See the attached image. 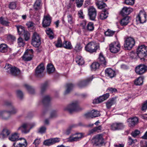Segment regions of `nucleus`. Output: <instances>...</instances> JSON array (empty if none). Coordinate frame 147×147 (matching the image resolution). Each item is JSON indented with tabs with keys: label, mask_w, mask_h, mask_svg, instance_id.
Instances as JSON below:
<instances>
[{
	"label": "nucleus",
	"mask_w": 147,
	"mask_h": 147,
	"mask_svg": "<svg viewBox=\"0 0 147 147\" xmlns=\"http://www.w3.org/2000/svg\"><path fill=\"white\" fill-rule=\"evenodd\" d=\"M129 18L128 16H125L120 21V23L122 26H126L129 22Z\"/></svg>",
	"instance_id": "nucleus-30"
},
{
	"label": "nucleus",
	"mask_w": 147,
	"mask_h": 147,
	"mask_svg": "<svg viewBox=\"0 0 147 147\" xmlns=\"http://www.w3.org/2000/svg\"><path fill=\"white\" fill-rule=\"evenodd\" d=\"M9 22L7 20L1 17L0 18V23L1 24L7 26H9Z\"/></svg>",
	"instance_id": "nucleus-41"
},
{
	"label": "nucleus",
	"mask_w": 147,
	"mask_h": 147,
	"mask_svg": "<svg viewBox=\"0 0 147 147\" xmlns=\"http://www.w3.org/2000/svg\"><path fill=\"white\" fill-rule=\"evenodd\" d=\"M92 142L96 145H99L104 143L103 138L102 134H99L96 136L92 139Z\"/></svg>",
	"instance_id": "nucleus-13"
},
{
	"label": "nucleus",
	"mask_w": 147,
	"mask_h": 147,
	"mask_svg": "<svg viewBox=\"0 0 147 147\" xmlns=\"http://www.w3.org/2000/svg\"><path fill=\"white\" fill-rule=\"evenodd\" d=\"M82 136L83 135L81 133L77 134V135L75 137H73V136H70L67 138V141L69 142L78 141L81 138Z\"/></svg>",
	"instance_id": "nucleus-21"
},
{
	"label": "nucleus",
	"mask_w": 147,
	"mask_h": 147,
	"mask_svg": "<svg viewBox=\"0 0 147 147\" xmlns=\"http://www.w3.org/2000/svg\"><path fill=\"white\" fill-rule=\"evenodd\" d=\"M135 42L134 39L133 38H128L125 41L124 47L127 50H130L134 45Z\"/></svg>",
	"instance_id": "nucleus-8"
},
{
	"label": "nucleus",
	"mask_w": 147,
	"mask_h": 147,
	"mask_svg": "<svg viewBox=\"0 0 147 147\" xmlns=\"http://www.w3.org/2000/svg\"><path fill=\"white\" fill-rule=\"evenodd\" d=\"M10 131L6 128L3 129L2 131L0 133V138L4 139L7 137L11 133Z\"/></svg>",
	"instance_id": "nucleus-18"
},
{
	"label": "nucleus",
	"mask_w": 147,
	"mask_h": 147,
	"mask_svg": "<svg viewBox=\"0 0 147 147\" xmlns=\"http://www.w3.org/2000/svg\"><path fill=\"white\" fill-rule=\"evenodd\" d=\"M9 48L5 44H2L0 45V52L2 53H7L8 51Z\"/></svg>",
	"instance_id": "nucleus-31"
},
{
	"label": "nucleus",
	"mask_w": 147,
	"mask_h": 147,
	"mask_svg": "<svg viewBox=\"0 0 147 147\" xmlns=\"http://www.w3.org/2000/svg\"><path fill=\"white\" fill-rule=\"evenodd\" d=\"M94 27L93 23L89 22L87 25L86 29L88 31H92L94 30Z\"/></svg>",
	"instance_id": "nucleus-43"
},
{
	"label": "nucleus",
	"mask_w": 147,
	"mask_h": 147,
	"mask_svg": "<svg viewBox=\"0 0 147 147\" xmlns=\"http://www.w3.org/2000/svg\"><path fill=\"white\" fill-rule=\"evenodd\" d=\"M24 86L27 89L29 92L31 94H33L34 92V89L32 88L31 86H29L27 84H25Z\"/></svg>",
	"instance_id": "nucleus-48"
},
{
	"label": "nucleus",
	"mask_w": 147,
	"mask_h": 147,
	"mask_svg": "<svg viewBox=\"0 0 147 147\" xmlns=\"http://www.w3.org/2000/svg\"><path fill=\"white\" fill-rule=\"evenodd\" d=\"M32 125L28 123H23L19 127L18 129V130H20L24 134H27L28 133L30 129L35 125L34 123Z\"/></svg>",
	"instance_id": "nucleus-4"
},
{
	"label": "nucleus",
	"mask_w": 147,
	"mask_h": 147,
	"mask_svg": "<svg viewBox=\"0 0 147 147\" xmlns=\"http://www.w3.org/2000/svg\"><path fill=\"white\" fill-rule=\"evenodd\" d=\"M46 129V127L43 126L40 128L38 131V132L41 134H42L45 133Z\"/></svg>",
	"instance_id": "nucleus-58"
},
{
	"label": "nucleus",
	"mask_w": 147,
	"mask_h": 147,
	"mask_svg": "<svg viewBox=\"0 0 147 147\" xmlns=\"http://www.w3.org/2000/svg\"><path fill=\"white\" fill-rule=\"evenodd\" d=\"M108 13L106 10L100 12L98 14V18L99 20H104L108 17Z\"/></svg>",
	"instance_id": "nucleus-25"
},
{
	"label": "nucleus",
	"mask_w": 147,
	"mask_h": 147,
	"mask_svg": "<svg viewBox=\"0 0 147 147\" xmlns=\"http://www.w3.org/2000/svg\"><path fill=\"white\" fill-rule=\"evenodd\" d=\"M98 61L101 65H102L103 66H105L106 65V61L105 58L104 57L102 53L101 52L99 56L98 59Z\"/></svg>",
	"instance_id": "nucleus-24"
},
{
	"label": "nucleus",
	"mask_w": 147,
	"mask_h": 147,
	"mask_svg": "<svg viewBox=\"0 0 147 147\" xmlns=\"http://www.w3.org/2000/svg\"><path fill=\"white\" fill-rule=\"evenodd\" d=\"M105 74L106 76L112 78L116 75L115 71L111 68H108L105 70Z\"/></svg>",
	"instance_id": "nucleus-22"
},
{
	"label": "nucleus",
	"mask_w": 147,
	"mask_h": 147,
	"mask_svg": "<svg viewBox=\"0 0 147 147\" xmlns=\"http://www.w3.org/2000/svg\"><path fill=\"white\" fill-rule=\"evenodd\" d=\"M140 133V132L139 130L136 129L131 132V135L133 137L136 138L138 136Z\"/></svg>",
	"instance_id": "nucleus-49"
},
{
	"label": "nucleus",
	"mask_w": 147,
	"mask_h": 147,
	"mask_svg": "<svg viewBox=\"0 0 147 147\" xmlns=\"http://www.w3.org/2000/svg\"><path fill=\"white\" fill-rule=\"evenodd\" d=\"M46 31L47 34L49 36L50 38L52 39L53 38V33L51 28H47Z\"/></svg>",
	"instance_id": "nucleus-40"
},
{
	"label": "nucleus",
	"mask_w": 147,
	"mask_h": 147,
	"mask_svg": "<svg viewBox=\"0 0 147 147\" xmlns=\"http://www.w3.org/2000/svg\"><path fill=\"white\" fill-rule=\"evenodd\" d=\"M51 22V17L49 15L44 16L42 21V26L46 28L50 26Z\"/></svg>",
	"instance_id": "nucleus-17"
},
{
	"label": "nucleus",
	"mask_w": 147,
	"mask_h": 147,
	"mask_svg": "<svg viewBox=\"0 0 147 147\" xmlns=\"http://www.w3.org/2000/svg\"><path fill=\"white\" fill-rule=\"evenodd\" d=\"M55 46L57 47H61L63 46L62 41L60 38H58L57 42L55 44Z\"/></svg>",
	"instance_id": "nucleus-55"
},
{
	"label": "nucleus",
	"mask_w": 147,
	"mask_h": 147,
	"mask_svg": "<svg viewBox=\"0 0 147 147\" xmlns=\"http://www.w3.org/2000/svg\"><path fill=\"white\" fill-rule=\"evenodd\" d=\"M48 86V84L47 82L45 83L42 84L41 87L40 93L42 94L46 90Z\"/></svg>",
	"instance_id": "nucleus-45"
},
{
	"label": "nucleus",
	"mask_w": 147,
	"mask_h": 147,
	"mask_svg": "<svg viewBox=\"0 0 147 147\" xmlns=\"http://www.w3.org/2000/svg\"><path fill=\"white\" fill-rule=\"evenodd\" d=\"M18 43L19 47H22L25 45L24 41L22 38L20 37L18 39Z\"/></svg>",
	"instance_id": "nucleus-47"
},
{
	"label": "nucleus",
	"mask_w": 147,
	"mask_h": 147,
	"mask_svg": "<svg viewBox=\"0 0 147 147\" xmlns=\"http://www.w3.org/2000/svg\"><path fill=\"white\" fill-rule=\"evenodd\" d=\"M91 111L88 112L84 115V117L86 118H92Z\"/></svg>",
	"instance_id": "nucleus-62"
},
{
	"label": "nucleus",
	"mask_w": 147,
	"mask_h": 147,
	"mask_svg": "<svg viewBox=\"0 0 147 147\" xmlns=\"http://www.w3.org/2000/svg\"><path fill=\"white\" fill-rule=\"evenodd\" d=\"M143 82V81L142 78L140 77L135 81L134 83L137 85H141Z\"/></svg>",
	"instance_id": "nucleus-50"
},
{
	"label": "nucleus",
	"mask_w": 147,
	"mask_h": 147,
	"mask_svg": "<svg viewBox=\"0 0 147 147\" xmlns=\"http://www.w3.org/2000/svg\"><path fill=\"white\" fill-rule=\"evenodd\" d=\"M92 118L95 117L100 116V112L98 111L92 110L91 111Z\"/></svg>",
	"instance_id": "nucleus-52"
},
{
	"label": "nucleus",
	"mask_w": 147,
	"mask_h": 147,
	"mask_svg": "<svg viewBox=\"0 0 147 147\" xmlns=\"http://www.w3.org/2000/svg\"><path fill=\"white\" fill-rule=\"evenodd\" d=\"M4 105L9 107V108L11 107V106H13V103L9 101L6 100L4 102Z\"/></svg>",
	"instance_id": "nucleus-59"
},
{
	"label": "nucleus",
	"mask_w": 147,
	"mask_h": 147,
	"mask_svg": "<svg viewBox=\"0 0 147 147\" xmlns=\"http://www.w3.org/2000/svg\"><path fill=\"white\" fill-rule=\"evenodd\" d=\"M19 137L18 134L17 133H14L9 136L8 139L11 141L14 142L20 140V139H19Z\"/></svg>",
	"instance_id": "nucleus-27"
},
{
	"label": "nucleus",
	"mask_w": 147,
	"mask_h": 147,
	"mask_svg": "<svg viewBox=\"0 0 147 147\" xmlns=\"http://www.w3.org/2000/svg\"><path fill=\"white\" fill-rule=\"evenodd\" d=\"M138 118L136 117L129 119V126L130 127L134 126L136 124L138 123Z\"/></svg>",
	"instance_id": "nucleus-26"
},
{
	"label": "nucleus",
	"mask_w": 147,
	"mask_h": 147,
	"mask_svg": "<svg viewBox=\"0 0 147 147\" xmlns=\"http://www.w3.org/2000/svg\"><path fill=\"white\" fill-rule=\"evenodd\" d=\"M99 46L98 43L91 42L88 43L85 47L86 50L89 52L92 53L96 51L99 48Z\"/></svg>",
	"instance_id": "nucleus-5"
},
{
	"label": "nucleus",
	"mask_w": 147,
	"mask_h": 147,
	"mask_svg": "<svg viewBox=\"0 0 147 147\" xmlns=\"http://www.w3.org/2000/svg\"><path fill=\"white\" fill-rule=\"evenodd\" d=\"M100 64L97 62H95L92 63L91 65V67L92 70L95 71L98 69L99 66Z\"/></svg>",
	"instance_id": "nucleus-42"
},
{
	"label": "nucleus",
	"mask_w": 147,
	"mask_h": 147,
	"mask_svg": "<svg viewBox=\"0 0 147 147\" xmlns=\"http://www.w3.org/2000/svg\"><path fill=\"white\" fill-rule=\"evenodd\" d=\"M83 46L80 42H78L76 44L74 48V50L76 52H80L82 51Z\"/></svg>",
	"instance_id": "nucleus-35"
},
{
	"label": "nucleus",
	"mask_w": 147,
	"mask_h": 147,
	"mask_svg": "<svg viewBox=\"0 0 147 147\" xmlns=\"http://www.w3.org/2000/svg\"><path fill=\"white\" fill-rule=\"evenodd\" d=\"M136 20L140 23H143L146 21V14L145 12L141 11L136 18Z\"/></svg>",
	"instance_id": "nucleus-14"
},
{
	"label": "nucleus",
	"mask_w": 147,
	"mask_h": 147,
	"mask_svg": "<svg viewBox=\"0 0 147 147\" xmlns=\"http://www.w3.org/2000/svg\"><path fill=\"white\" fill-rule=\"evenodd\" d=\"M113 104V100H109L106 103V106L108 109L111 108V107Z\"/></svg>",
	"instance_id": "nucleus-57"
},
{
	"label": "nucleus",
	"mask_w": 147,
	"mask_h": 147,
	"mask_svg": "<svg viewBox=\"0 0 147 147\" xmlns=\"http://www.w3.org/2000/svg\"><path fill=\"white\" fill-rule=\"evenodd\" d=\"M17 28L18 33L19 35L23 34L26 31L25 30L24 27L21 26H17Z\"/></svg>",
	"instance_id": "nucleus-44"
},
{
	"label": "nucleus",
	"mask_w": 147,
	"mask_h": 147,
	"mask_svg": "<svg viewBox=\"0 0 147 147\" xmlns=\"http://www.w3.org/2000/svg\"><path fill=\"white\" fill-rule=\"evenodd\" d=\"M110 51L113 53H117L120 49V45L118 42H115L109 45Z\"/></svg>",
	"instance_id": "nucleus-9"
},
{
	"label": "nucleus",
	"mask_w": 147,
	"mask_h": 147,
	"mask_svg": "<svg viewBox=\"0 0 147 147\" xmlns=\"http://www.w3.org/2000/svg\"><path fill=\"white\" fill-rule=\"evenodd\" d=\"M45 69L43 64H40L36 68L35 71L36 74L37 76H39L43 72Z\"/></svg>",
	"instance_id": "nucleus-23"
},
{
	"label": "nucleus",
	"mask_w": 147,
	"mask_h": 147,
	"mask_svg": "<svg viewBox=\"0 0 147 147\" xmlns=\"http://www.w3.org/2000/svg\"><path fill=\"white\" fill-rule=\"evenodd\" d=\"M137 54L142 61H147V47L142 45L139 47L137 51Z\"/></svg>",
	"instance_id": "nucleus-1"
},
{
	"label": "nucleus",
	"mask_w": 147,
	"mask_h": 147,
	"mask_svg": "<svg viewBox=\"0 0 147 147\" xmlns=\"http://www.w3.org/2000/svg\"><path fill=\"white\" fill-rule=\"evenodd\" d=\"M16 7V2H12L10 3L9 5V7L11 9H15Z\"/></svg>",
	"instance_id": "nucleus-61"
},
{
	"label": "nucleus",
	"mask_w": 147,
	"mask_h": 147,
	"mask_svg": "<svg viewBox=\"0 0 147 147\" xmlns=\"http://www.w3.org/2000/svg\"><path fill=\"white\" fill-rule=\"evenodd\" d=\"M133 9L130 7H124L120 12L121 14L123 16L129 14L133 11Z\"/></svg>",
	"instance_id": "nucleus-20"
},
{
	"label": "nucleus",
	"mask_w": 147,
	"mask_h": 147,
	"mask_svg": "<svg viewBox=\"0 0 147 147\" xmlns=\"http://www.w3.org/2000/svg\"><path fill=\"white\" fill-rule=\"evenodd\" d=\"M135 0H125V3L126 4L132 5L134 3Z\"/></svg>",
	"instance_id": "nucleus-63"
},
{
	"label": "nucleus",
	"mask_w": 147,
	"mask_h": 147,
	"mask_svg": "<svg viewBox=\"0 0 147 147\" xmlns=\"http://www.w3.org/2000/svg\"><path fill=\"white\" fill-rule=\"evenodd\" d=\"M23 34H24V36L25 40L27 41L29 39L30 34L28 31L26 30Z\"/></svg>",
	"instance_id": "nucleus-53"
},
{
	"label": "nucleus",
	"mask_w": 147,
	"mask_h": 147,
	"mask_svg": "<svg viewBox=\"0 0 147 147\" xmlns=\"http://www.w3.org/2000/svg\"><path fill=\"white\" fill-rule=\"evenodd\" d=\"M21 141L16 145V142L13 144L14 147H26L27 145L26 140L24 138H20Z\"/></svg>",
	"instance_id": "nucleus-19"
},
{
	"label": "nucleus",
	"mask_w": 147,
	"mask_h": 147,
	"mask_svg": "<svg viewBox=\"0 0 147 147\" xmlns=\"http://www.w3.org/2000/svg\"><path fill=\"white\" fill-rule=\"evenodd\" d=\"M47 72L49 74L53 73L55 70L53 65L51 64H49L47 67Z\"/></svg>",
	"instance_id": "nucleus-38"
},
{
	"label": "nucleus",
	"mask_w": 147,
	"mask_h": 147,
	"mask_svg": "<svg viewBox=\"0 0 147 147\" xmlns=\"http://www.w3.org/2000/svg\"><path fill=\"white\" fill-rule=\"evenodd\" d=\"M128 143L129 144V145H131L132 144L135 143L137 142L136 140H134L132 139L130 137H128Z\"/></svg>",
	"instance_id": "nucleus-60"
},
{
	"label": "nucleus",
	"mask_w": 147,
	"mask_h": 147,
	"mask_svg": "<svg viewBox=\"0 0 147 147\" xmlns=\"http://www.w3.org/2000/svg\"><path fill=\"white\" fill-rule=\"evenodd\" d=\"M125 125L122 123H115L111 125V129L113 130H120L123 129Z\"/></svg>",
	"instance_id": "nucleus-15"
},
{
	"label": "nucleus",
	"mask_w": 147,
	"mask_h": 147,
	"mask_svg": "<svg viewBox=\"0 0 147 147\" xmlns=\"http://www.w3.org/2000/svg\"><path fill=\"white\" fill-rule=\"evenodd\" d=\"M84 0H75V2L78 7H81L83 5Z\"/></svg>",
	"instance_id": "nucleus-51"
},
{
	"label": "nucleus",
	"mask_w": 147,
	"mask_h": 147,
	"mask_svg": "<svg viewBox=\"0 0 147 147\" xmlns=\"http://www.w3.org/2000/svg\"><path fill=\"white\" fill-rule=\"evenodd\" d=\"M32 44L36 47H38L40 44V37L39 34L36 32H34L32 35Z\"/></svg>",
	"instance_id": "nucleus-7"
},
{
	"label": "nucleus",
	"mask_w": 147,
	"mask_h": 147,
	"mask_svg": "<svg viewBox=\"0 0 147 147\" xmlns=\"http://www.w3.org/2000/svg\"><path fill=\"white\" fill-rule=\"evenodd\" d=\"M33 57L32 55L27 52H25V53L22 57L23 59L26 61L31 60Z\"/></svg>",
	"instance_id": "nucleus-28"
},
{
	"label": "nucleus",
	"mask_w": 147,
	"mask_h": 147,
	"mask_svg": "<svg viewBox=\"0 0 147 147\" xmlns=\"http://www.w3.org/2000/svg\"><path fill=\"white\" fill-rule=\"evenodd\" d=\"M115 31L111 30L110 29H108L105 32V34L106 36H112L115 34Z\"/></svg>",
	"instance_id": "nucleus-46"
},
{
	"label": "nucleus",
	"mask_w": 147,
	"mask_h": 147,
	"mask_svg": "<svg viewBox=\"0 0 147 147\" xmlns=\"http://www.w3.org/2000/svg\"><path fill=\"white\" fill-rule=\"evenodd\" d=\"M93 78L92 76H91L87 78L85 80L80 81L78 84V87L80 88L85 87L91 82Z\"/></svg>",
	"instance_id": "nucleus-10"
},
{
	"label": "nucleus",
	"mask_w": 147,
	"mask_h": 147,
	"mask_svg": "<svg viewBox=\"0 0 147 147\" xmlns=\"http://www.w3.org/2000/svg\"><path fill=\"white\" fill-rule=\"evenodd\" d=\"M88 15L90 19L92 20H95L96 16L97 11L93 7H90L88 9Z\"/></svg>",
	"instance_id": "nucleus-12"
},
{
	"label": "nucleus",
	"mask_w": 147,
	"mask_h": 147,
	"mask_svg": "<svg viewBox=\"0 0 147 147\" xmlns=\"http://www.w3.org/2000/svg\"><path fill=\"white\" fill-rule=\"evenodd\" d=\"M147 70V66L142 64H140L136 67L135 71L138 74L142 75L145 73Z\"/></svg>",
	"instance_id": "nucleus-11"
},
{
	"label": "nucleus",
	"mask_w": 147,
	"mask_h": 147,
	"mask_svg": "<svg viewBox=\"0 0 147 147\" xmlns=\"http://www.w3.org/2000/svg\"><path fill=\"white\" fill-rule=\"evenodd\" d=\"M60 141V139L58 138H51L45 140L43 144L47 146H49L59 142Z\"/></svg>",
	"instance_id": "nucleus-16"
},
{
	"label": "nucleus",
	"mask_w": 147,
	"mask_h": 147,
	"mask_svg": "<svg viewBox=\"0 0 147 147\" xmlns=\"http://www.w3.org/2000/svg\"><path fill=\"white\" fill-rule=\"evenodd\" d=\"M4 68L7 70V71L9 72L13 76H16L20 73V70L15 67H12L10 64H6Z\"/></svg>",
	"instance_id": "nucleus-6"
},
{
	"label": "nucleus",
	"mask_w": 147,
	"mask_h": 147,
	"mask_svg": "<svg viewBox=\"0 0 147 147\" xmlns=\"http://www.w3.org/2000/svg\"><path fill=\"white\" fill-rule=\"evenodd\" d=\"M26 25L30 31H32V30L34 29L35 24L33 22L31 21L28 22L26 23Z\"/></svg>",
	"instance_id": "nucleus-36"
},
{
	"label": "nucleus",
	"mask_w": 147,
	"mask_h": 147,
	"mask_svg": "<svg viewBox=\"0 0 147 147\" xmlns=\"http://www.w3.org/2000/svg\"><path fill=\"white\" fill-rule=\"evenodd\" d=\"M104 2L97 0L96 1V4L98 9H102L107 6L106 4Z\"/></svg>",
	"instance_id": "nucleus-29"
},
{
	"label": "nucleus",
	"mask_w": 147,
	"mask_h": 147,
	"mask_svg": "<svg viewBox=\"0 0 147 147\" xmlns=\"http://www.w3.org/2000/svg\"><path fill=\"white\" fill-rule=\"evenodd\" d=\"M147 109V100H146L143 104L141 110L142 111H145Z\"/></svg>",
	"instance_id": "nucleus-64"
},
{
	"label": "nucleus",
	"mask_w": 147,
	"mask_h": 147,
	"mask_svg": "<svg viewBox=\"0 0 147 147\" xmlns=\"http://www.w3.org/2000/svg\"><path fill=\"white\" fill-rule=\"evenodd\" d=\"M74 87V85L71 84H68L66 85V89L65 92V94L69 93L72 90Z\"/></svg>",
	"instance_id": "nucleus-39"
},
{
	"label": "nucleus",
	"mask_w": 147,
	"mask_h": 147,
	"mask_svg": "<svg viewBox=\"0 0 147 147\" xmlns=\"http://www.w3.org/2000/svg\"><path fill=\"white\" fill-rule=\"evenodd\" d=\"M62 47L68 49H71L73 48L71 43L69 41H65L63 44Z\"/></svg>",
	"instance_id": "nucleus-32"
},
{
	"label": "nucleus",
	"mask_w": 147,
	"mask_h": 147,
	"mask_svg": "<svg viewBox=\"0 0 147 147\" xmlns=\"http://www.w3.org/2000/svg\"><path fill=\"white\" fill-rule=\"evenodd\" d=\"M76 62L79 65H82L84 63L83 59L80 56H78L76 59Z\"/></svg>",
	"instance_id": "nucleus-34"
},
{
	"label": "nucleus",
	"mask_w": 147,
	"mask_h": 147,
	"mask_svg": "<svg viewBox=\"0 0 147 147\" xmlns=\"http://www.w3.org/2000/svg\"><path fill=\"white\" fill-rule=\"evenodd\" d=\"M67 18L68 22L69 23L72 24L74 23V20L71 14H68L67 16Z\"/></svg>",
	"instance_id": "nucleus-54"
},
{
	"label": "nucleus",
	"mask_w": 147,
	"mask_h": 147,
	"mask_svg": "<svg viewBox=\"0 0 147 147\" xmlns=\"http://www.w3.org/2000/svg\"><path fill=\"white\" fill-rule=\"evenodd\" d=\"M41 0H36L34 5V8L37 10L39 9L41 6Z\"/></svg>",
	"instance_id": "nucleus-33"
},
{
	"label": "nucleus",
	"mask_w": 147,
	"mask_h": 147,
	"mask_svg": "<svg viewBox=\"0 0 147 147\" xmlns=\"http://www.w3.org/2000/svg\"><path fill=\"white\" fill-rule=\"evenodd\" d=\"M79 102L78 100H75L64 108V110L67 111L70 113L75 111H78L82 110L83 109L79 106Z\"/></svg>",
	"instance_id": "nucleus-2"
},
{
	"label": "nucleus",
	"mask_w": 147,
	"mask_h": 147,
	"mask_svg": "<svg viewBox=\"0 0 147 147\" xmlns=\"http://www.w3.org/2000/svg\"><path fill=\"white\" fill-rule=\"evenodd\" d=\"M10 110H3L0 111V117L1 118L4 120H7L9 119L10 117V116L8 115L7 116H6L3 114L5 113H8L10 115H14L16 114L18 112V110L15 108L13 106H11V107L9 108Z\"/></svg>",
	"instance_id": "nucleus-3"
},
{
	"label": "nucleus",
	"mask_w": 147,
	"mask_h": 147,
	"mask_svg": "<svg viewBox=\"0 0 147 147\" xmlns=\"http://www.w3.org/2000/svg\"><path fill=\"white\" fill-rule=\"evenodd\" d=\"M16 95L20 99H22L23 97V93L20 90H18L16 91Z\"/></svg>",
	"instance_id": "nucleus-56"
},
{
	"label": "nucleus",
	"mask_w": 147,
	"mask_h": 147,
	"mask_svg": "<svg viewBox=\"0 0 147 147\" xmlns=\"http://www.w3.org/2000/svg\"><path fill=\"white\" fill-rule=\"evenodd\" d=\"M51 100V98L49 95H46L43 98L42 103L44 104L49 103Z\"/></svg>",
	"instance_id": "nucleus-37"
}]
</instances>
